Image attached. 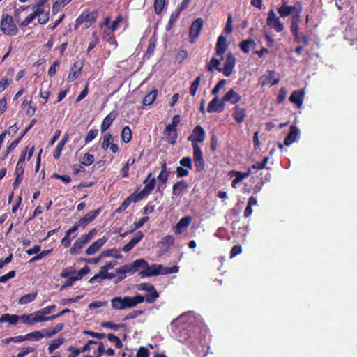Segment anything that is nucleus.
I'll return each instance as SVG.
<instances>
[{"instance_id": "obj_1", "label": "nucleus", "mask_w": 357, "mask_h": 357, "mask_svg": "<svg viewBox=\"0 0 357 357\" xmlns=\"http://www.w3.org/2000/svg\"><path fill=\"white\" fill-rule=\"evenodd\" d=\"M144 301V296L137 294L133 297L128 296L121 298V296H116L111 300V305L116 310H123L126 308H132L135 307L137 304L142 303Z\"/></svg>"}, {"instance_id": "obj_2", "label": "nucleus", "mask_w": 357, "mask_h": 357, "mask_svg": "<svg viewBox=\"0 0 357 357\" xmlns=\"http://www.w3.org/2000/svg\"><path fill=\"white\" fill-rule=\"evenodd\" d=\"M156 183V180L154 177L146 184L144 188L140 191L136 190L130 196H128L122 203V208L126 209L132 202L137 203L139 201L148 197L150 193L154 190Z\"/></svg>"}, {"instance_id": "obj_3", "label": "nucleus", "mask_w": 357, "mask_h": 357, "mask_svg": "<svg viewBox=\"0 0 357 357\" xmlns=\"http://www.w3.org/2000/svg\"><path fill=\"white\" fill-rule=\"evenodd\" d=\"M0 29L3 34L13 36L18 33V29L14 22L13 17L9 14L3 13L1 16Z\"/></svg>"}, {"instance_id": "obj_4", "label": "nucleus", "mask_w": 357, "mask_h": 357, "mask_svg": "<svg viewBox=\"0 0 357 357\" xmlns=\"http://www.w3.org/2000/svg\"><path fill=\"white\" fill-rule=\"evenodd\" d=\"M97 234V229L96 228L92 229L88 234L82 235L78 238L73 243V246L70 249V253L71 255H77L79 252V250L88 243Z\"/></svg>"}, {"instance_id": "obj_5", "label": "nucleus", "mask_w": 357, "mask_h": 357, "mask_svg": "<svg viewBox=\"0 0 357 357\" xmlns=\"http://www.w3.org/2000/svg\"><path fill=\"white\" fill-rule=\"evenodd\" d=\"M98 12L96 10H84L75 20V27L85 24L86 28L90 27L96 20Z\"/></svg>"}, {"instance_id": "obj_6", "label": "nucleus", "mask_w": 357, "mask_h": 357, "mask_svg": "<svg viewBox=\"0 0 357 357\" xmlns=\"http://www.w3.org/2000/svg\"><path fill=\"white\" fill-rule=\"evenodd\" d=\"M206 132L202 126L197 125L192 130V134L188 137V140L192 142V149L200 147L199 143L204 141Z\"/></svg>"}, {"instance_id": "obj_7", "label": "nucleus", "mask_w": 357, "mask_h": 357, "mask_svg": "<svg viewBox=\"0 0 357 357\" xmlns=\"http://www.w3.org/2000/svg\"><path fill=\"white\" fill-rule=\"evenodd\" d=\"M266 24L278 33L282 32L284 29V24L282 23L280 18L276 16L273 10H270L268 13Z\"/></svg>"}, {"instance_id": "obj_8", "label": "nucleus", "mask_w": 357, "mask_h": 357, "mask_svg": "<svg viewBox=\"0 0 357 357\" xmlns=\"http://www.w3.org/2000/svg\"><path fill=\"white\" fill-rule=\"evenodd\" d=\"M203 26L204 20L202 17L197 18L191 24L189 32L190 42L191 43H193L195 40L199 37Z\"/></svg>"}, {"instance_id": "obj_9", "label": "nucleus", "mask_w": 357, "mask_h": 357, "mask_svg": "<svg viewBox=\"0 0 357 357\" xmlns=\"http://www.w3.org/2000/svg\"><path fill=\"white\" fill-rule=\"evenodd\" d=\"M193 149V162L197 172H202L205 169V160L201 147Z\"/></svg>"}, {"instance_id": "obj_10", "label": "nucleus", "mask_w": 357, "mask_h": 357, "mask_svg": "<svg viewBox=\"0 0 357 357\" xmlns=\"http://www.w3.org/2000/svg\"><path fill=\"white\" fill-rule=\"evenodd\" d=\"M163 268V265L162 264H152L149 266L147 263L146 267H144V270H141L139 271V275L142 278H148L152 276H156L161 274V271Z\"/></svg>"}, {"instance_id": "obj_11", "label": "nucleus", "mask_w": 357, "mask_h": 357, "mask_svg": "<svg viewBox=\"0 0 357 357\" xmlns=\"http://www.w3.org/2000/svg\"><path fill=\"white\" fill-rule=\"evenodd\" d=\"M236 65V58L231 52H229L226 56V60L222 68V73L225 77H229L234 70Z\"/></svg>"}, {"instance_id": "obj_12", "label": "nucleus", "mask_w": 357, "mask_h": 357, "mask_svg": "<svg viewBox=\"0 0 357 357\" xmlns=\"http://www.w3.org/2000/svg\"><path fill=\"white\" fill-rule=\"evenodd\" d=\"M100 213V209L91 211L86 213L83 218H80L79 220L77 221L75 224L79 229V227L84 229L88 224L91 222Z\"/></svg>"}, {"instance_id": "obj_13", "label": "nucleus", "mask_w": 357, "mask_h": 357, "mask_svg": "<svg viewBox=\"0 0 357 357\" xmlns=\"http://www.w3.org/2000/svg\"><path fill=\"white\" fill-rule=\"evenodd\" d=\"M241 100V96L234 89H230L222 97L221 107H225L227 102L236 105Z\"/></svg>"}, {"instance_id": "obj_14", "label": "nucleus", "mask_w": 357, "mask_h": 357, "mask_svg": "<svg viewBox=\"0 0 357 357\" xmlns=\"http://www.w3.org/2000/svg\"><path fill=\"white\" fill-rule=\"evenodd\" d=\"M275 72L274 70H268L266 74H264L260 77V82L261 86L270 85L273 86L278 84L280 79L275 77Z\"/></svg>"}, {"instance_id": "obj_15", "label": "nucleus", "mask_w": 357, "mask_h": 357, "mask_svg": "<svg viewBox=\"0 0 357 357\" xmlns=\"http://www.w3.org/2000/svg\"><path fill=\"white\" fill-rule=\"evenodd\" d=\"M130 271V275H133L141 270H144V267L147 266V261L144 259H137L132 264H127Z\"/></svg>"}, {"instance_id": "obj_16", "label": "nucleus", "mask_w": 357, "mask_h": 357, "mask_svg": "<svg viewBox=\"0 0 357 357\" xmlns=\"http://www.w3.org/2000/svg\"><path fill=\"white\" fill-rule=\"evenodd\" d=\"M130 271V275H133L141 270H144V267L147 266V261L144 259H137L132 264H127Z\"/></svg>"}, {"instance_id": "obj_17", "label": "nucleus", "mask_w": 357, "mask_h": 357, "mask_svg": "<svg viewBox=\"0 0 357 357\" xmlns=\"http://www.w3.org/2000/svg\"><path fill=\"white\" fill-rule=\"evenodd\" d=\"M144 237V234L141 231H138L132 239L122 248V251L125 252H130L133 248L139 243Z\"/></svg>"}, {"instance_id": "obj_18", "label": "nucleus", "mask_w": 357, "mask_h": 357, "mask_svg": "<svg viewBox=\"0 0 357 357\" xmlns=\"http://www.w3.org/2000/svg\"><path fill=\"white\" fill-rule=\"evenodd\" d=\"M144 237V234L141 231H138L132 239L122 248V251L125 252H130L133 248L139 243Z\"/></svg>"}, {"instance_id": "obj_19", "label": "nucleus", "mask_w": 357, "mask_h": 357, "mask_svg": "<svg viewBox=\"0 0 357 357\" xmlns=\"http://www.w3.org/2000/svg\"><path fill=\"white\" fill-rule=\"evenodd\" d=\"M107 239L106 237H102L95 241L86 250V254L91 255L98 252L107 242Z\"/></svg>"}, {"instance_id": "obj_20", "label": "nucleus", "mask_w": 357, "mask_h": 357, "mask_svg": "<svg viewBox=\"0 0 357 357\" xmlns=\"http://www.w3.org/2000/svg\"><path fill=\"white\" fill-rule=\"evenodd\" d=\"M227 47L228 44L227 43L226 38L222 35L220 36L215 45L216 55L222 57L227 51Z\"/></svg>"}, {"instance_id": "obj_21", "label": "nucleus", "mask_w": 357, "mask_h": 357, "mask_svg": "<svg viewBox=\"0 0 357 357\" xmlns=\"http://www.w3.org/2000/svg\"><path fill=\"white\" fill-rule=\"evenodd\" d=\"M188 186L189 185L185 181H177L172 186V195L177 197L181 196L188 188Z\"/></svg>"}, {"instance_id": "obj_22", "label": "nucleus", "mask_w": 357, "mask_h": 357, "mask_svg": "<svg viewBox=\"0 0 357 357\" xmlns=\"http://www.w3.org/2000/svg\"><path fill=\"white\" fill-rule=\"evenodd\" d=\"M117 112L113 110L104 118L100 126L102 132H105L111 126L112 122L117 117Z\"/></svg>"}, {"instance_id": "obj_23", "label": "nucleus", "mask_w": 357, "mask_h": 357, "mask_svg": "<svg viewBox=\"0 0 357 357\" xmlns=\"http://www.w3.org/2000/svg\"><path fill=\"white\" fill-rule=\"evenodd\" d=\"M246 109L241 107L239 105H236L233 108L232 117L238 123H241L244 121L246 117Z\"/></svg>"}, {"instance_id": "obj_24", "label": "nucleus", "mask_w": 357, "mask_h": 357, "mask_svg": "<svg viewBox=\"0 0 357 357\" xmlns=\"http://www.w3.org/2000/svg\"><path fill=\"white\" fill-rule=\"evenodd\" d=\"M192 217L187 215L181 218L174 227V231L176 234L182 233L183 228H187L191 223Z\"/></svg>"}, {"instance_id": "obj_25", "label": "nucleus", "mask_w": 357, "mask_h": 357, "mask_svg": "<svg viewBox=\"0 0 357 357\" xmlns=\"http://www.w3.org/2000/svg\"><path fill=\"white\" fill-rule=\"evenodd\" d=\"M304 100L303 90H295L292 92L289 97V101L296 105L299 108L303 105Z\"/></svg>"}, {"instance_id": "obj_26", "label": "nucleus", "mask_w": 357, "mask_h": 357, "mask_svg": "<svg viewBox=\"0 0 357 357\" xmlns=\"http://www.w3.org/2000/svg\"><path fill=\"white\" fill-rule=\"evenodd\" d=\"M222 100H219L218 97L213 98L208 106L207 110L209 113L221 112L225 107H221Z\"/></svg>"}, {"instance_id": "obj_27", "label": "nucleus", "mask_w": 357, "mask_h": 357, "mask_svg": "<svg viewBox=\"0 0 357 357\" xmlns=\"http://www.w3.org/2000/svg\"><path fill=\"white\" fill-rule=\"evenodd\" d=\"M298 134L299 130L298 129V128L294 125H291L290 126V131L284 139V144L286 146H289L294 142H295V140L298 136Z\"/></svg>"}, {"instance_id": "obj_28", "label": "nucleus", "mask_w": 357, "mask_h": 357, "mask_svg": "<svg viewBox=\"0 0 357 357\" xmlns=\"http://www.w3.org/2000/svg\"><path fill=\"white\" fill-rule=\"evenodd\" d=\"M221 60L215 57H212L206 65L208 71L213 73L215 70L222 73V68L220 67Z\"/></svg>"}, {"instance_id": "obj_29", "label": "nucleus", "mask_w": 357, "mask_h": 357, "mask_svg": "<svg viewBox=\"0 0 357 357\" xmlns=\"http://www.w3.org/2000/svg\"><path fill=\"white\" fill-rule=\"evenodd\" d=\"M161 171L158 174L157 179L162 184H165L168 180L169 175L170 174V171L167 167V165L165 162H163L161 164Z\"/></svg>"}, {"instance_id": "obj_30", "label": "nucleus", "mask_w": 357, "mask_h": 357, "mask_svg": "<svg viewBox=\"0 0 357 357\" xmlns=\"http://www.w3.org/2000/svg\"><path fill=\"white\" fill-rule=\"evenodd\" d=\"M78 62L75 61L71 66L70 73L68 75V81L72 82L76 79L81 74L83 65L77 66Z\"/></svg>"}, {"instance_id": "obj_31", "label": "nucleus", "mask_w": 357, "mask_h": 357, "mask_svg": "<svg viewBox=\"0 0 357 357\" xmlns=\"http://www.w3.org/2000/svg\"><path fill=\"white\" fill-rule=\"evenodd\" d=\"M20 320V316L17 314H3L0 317V323L8 322L10 325H16Z\"/></svg>"}, {"instance_id": "obj_32", "label": "nucleus", "mask_w": 357, "mask_h": 357, "mask_svg": "<svg viewBox=\"0 0 357 357\" xmlns=\"http://www.w3.org/2000/svg\"><path fill=\"white\" fill-rule=\"evenodd\" d=\"M278 13L281 17H286L291 14L294 10L293 6H287V3H284L277 9Z\"/></svg>"}, {"instance_id": "obj_33", "label": "nucleus", "mask_w": 357, "mask_h": 357, "mask_svg": "<svg viewBox=\"0 0 357 357\" xmlns=\"http://www.w3.org/2000/svg\"><path fill=\"white\" fill-rule=\"evenodd\" d=\"M36 323L43 322L46 321L52 320L51 316L47 317L44 313L43 309L36 311L32 313Z\"/></svg>"}, {"instance_id": "obj_34", "label": "nucleus", "mask_w": 357, "mask_h": 357, "mask_svg": "<svg viewBox=\"0 0 357 357\" xmlns=\"http://www.w3.org/2000/svg\"><path fill=\"white\" fill-rule=\"evenodd\" d=\"M158 91L156 89L152 90L150 93L146 94L142 100V103L144 105H151L156 99Z\"/></svg>"}, {"instance_id": "obj_35", "label": "nucleus", "mask_w": 357, "mask_h": 357, "mask_svg": "<svg viewBox=\"0 0 357 357\" xmlns=\"http://www.w3.org/2000/svg\"><path fill=\"white\" fill-rule=\"evenodd\" d=\"M37 295H38V293L36 291L33 292V293L26 294L20 298L18 303L20 305L28 304V303L33 301L36 298Z\"/></svg>"}, {"instance_id": "obj_36", "label": "nucleus", "mask_w": 357, "mask_h": 357, "mask_svg": "<svg viewBox=\"0 0 357 357\" xmlns=\"http://www.w3.org/2000/svg\"><path fill=\"white\" fill-rule=\"evenodd\" d=\"M165 132L167 137V141L171 144H175L176 142V139L178 137L176 128H174L173 130H168L167 127H165Z\"/></svg>"}, {"instance_id": "obj_37", "label": "nucleus", "mask_w": 357, "mask_h": 357, "mask_svg": "<svg viewBox=\"0 0 357 357\" xmlns=\"http://www.w3.org/2000/svg\"><path fill=\"white\" fill-rule=\"evenodd\" d=\"M132 131L129 126H125L121 130V139L125 143H128L132 139Z\"/></svg>"}, {"instance_id": "obj_38", "label": "nucleus", "mask_w": 357, "mask_h": 357, "mask_svg": "<svg viewBox=\"0 0 357 357\" xmlns=\"http://www.w3.org/2000/svg\"><path fill=\"white\" fill-rule=\"evenodd\" d=\"M255 45H256V43H255V40L252 38H249V39L241 41L239 43V47H240L241 50L244 53L248 54L250 52V45L255 46Z\"/></svg>"}, {"instance_id": "obj_39", "label": "nucleus", "mask_w": 357, "mask_h": 357, "mask_svg": "<svg viewBox=\"0 0 357 357\" xmlns=\"http://www.w3.org/2000/svg\"><path fill=\"white\" fill-rule=\"evenodd\" d=\"M144 297L146 303L151 304L153 303L159 297V294L157 291L156 289L154 287L153 290L149 291L147 293V294Z\"/></svg>"}, {"instance_id": "obj_40", "label": "nucleus", "mask_w": 357, "mask_h": 357, "mask_svg": "<svg viewBox=\"0 0 357 357\" xmlns=\"http://www.w3.org/2000/svg\"><path fill=\"white\" fill-rule=\"evenodd\" d=\"M47 0H38L36 5H34L32 8L33 13H37V15L43 13L45 12V6L47 3Z\"/></svg>"}, {"instance_id": "obj_41", "label": "nucleus", "mask_w": 357, "mask_h": 357, "mask_svg": "<svg viewBox=\"0 0 357 357\" xmlns=\"http://www.w3.org/2000/svg\"><path fill=\"white\" fill-rule=\"evenodd\" d=\"M45 337L44 333L40 331H35L25 335L26 340L38 341Z\"/></svg>"}, {"instance_id": "obj_42", "label": "nucleus", "mask_w": 357, "mask_h": 357, "mask_svg": "<svg viewBox=\"0 0 357 357\" xmlns=\"http://www.w3.org/2000/svg\"><path fill=\"white\" fill-rule=\"evenodd\" d=\"M64 338L63 337H59L57 339L54 340L51 344H50L48 347V352L49 354H52L61 345H62L64 343Z\"/></svg>"}, {"instance_id": "obj_43", "label": "nucleus", "mask_w": 357, "mask_h": 357, "mask_svg": "<svg viewBox=\"0 0 357 357\" xmlns=\"http://www.w3.org/2000/svg\"><path fill=\"white\" fill-rule=\"evenodd\" d=\"M114 140L111 133L106 132L102 137V142L101 143V147L103 150H107L112 142Z\"/></svg>"}, {"instance_id": "obj_44", "label": "nucleus", "mask_w": 357, "mask_h": 357, "mask_svg": "<svg viewBox=\"0 0 357 357\" xmlns=\"http://www.w3.org/2000/svg\"><path fill=\"white\" fill-rule=\"evenodd\" d=\"M52 249L43 250L40 253H37V255H35L34 257H31L28 261V263L33 264L37 261H39V260L42 259L43 257L49 255L52 252Z\"/></svg>"}, {"instance_id": "obj_45", "label": "nucleus", "mask_w": 357, "mask_h": 357, "mask_svg": "<svg viewBox=\"0 0 357 357\" xmlns=\"http://www.w3.org/2000/svg\"><path fill=\"white\" fill-rule=\"evenodd\" d=\"M126 273L130 274V271L127 264L116 269V275H118V280L119 281L126 278Z\"/></svg>"}, {"instance_id": "obj_46", "label": "nucleus", "mask_w": 357, "mask_h": 357, "mask_svg": "<svg viewBox=\"0 0 357 357\" xmlns=\"http://www.w3.org/2000/svg\"><path fill=\"white\" fill-rule=\"evenodd\" d=\"M100 257H113L116 259L121 258V255L119 254V250L116 248L109 249L105 251H103L100 253Z\"/></svg>"}, {"instance_id": "obj_47", "label": "nucleus", "mask_w": 357, "mask_h": 357, "mask_svg": "<svg viewBox=\"0 0 357 357\" xmlns=\"http://www.w3.org/2000/svg\"><path fill=\"white\" fill-rule=\"evenodd\" d=\"M181 12V11H180L178 9L176 10H175L174 12H172V13L170 15L169 22H168V23L167 24V26H166V29L167 31H169L172 28L174 23L178 18Z\"/></svg>"}, {"instance_id": "obj_48", "label": "nucleus", "mask_w": 357, "mask_h": 357, "mask_svg": "<svg viewBox=\"0 0 357 357\" xmlns=\"http://www.w3.org/2000/svg\"><path fill=\"white\" fill-rule=\"evenodd\" d=\"M107 337L109 342L114 343L116 348L121 349L123 347V344L121 340L119 337L116 336L114 334L109 333L107 334Z\"/></svg>"}, {"instance_id": "obj_49", "label": "nucleus", "mask_w": 357, "mask_h": 357, "mask_svg": "<svg viewBox=\"0 0 357 357\" xmlns=\"http://www.w3.org/2000/svg\"><path fill=\"white\" fill-rule=\"evenodd\" d=\"M166 5L165 0H154V10L157 15H160Z\"/></svg>"}, {"instance_id": "obj_50", "label": "nucleus", "mask_w": 357, "mask_h": 357, "mask_svg": "<svg viewBox=\"0 0 357 357\" xmlns=\"http://www.w3.org/2000/svg\"><path fill=\"white\" fill-rule=\"evenodd\" d=\"M201 79L202 75H199L197 77L195 78V79L192 83L190 88V93L192 96H195V94L197 93V91L200 84Z\"/></svg>"}, {"instance_id": "obj_51", "label": "nucleus", "mask_w": 357, "mask_h": 357, "mask_svg": "<svg viewBox=\"0 0 357 357\" xmlns=\"http://www.w3.org/2000/svg\"><path fill=\"white\" fill-rule=\"evenodd\" d=\"M76 273V269L73 266H69L64 268L60 273L61 278H69Z\"/></svg>"}, {"instance_id": "obj_52", "label": "nucleus", "mask_w": 357, "mask_h": 357, "mask_svg": "<svg viewBox=\"0 0 357 357\" xmlns=\"http://www.w3.org/2000/svg\"><path fill=\"white\" fill-rule=\"evenodd\" d=\"M20 320L23 324L27 325H33L36 324L35 319L33 318V314H24L20 315Z\"/></svg>"}, {"instance_id": "obj_53", "label": "nucleus", "mask_w": 357, "mask_h": 357, "mask_svg": "<svg viewBox=\"0 0 357 357\" xmlns=\"http://www.w3.org/2000/svg\"><path fill=\"white\" fill-rule=\"evenodd\" d=\"M100 39L97 34V32L94 31L92 33V40L89 44L87 48V53H89L93 49H94L96 45L99 43Z\"/></svg>"}, {"instance_id": "obj_54", "label": "nucleus", "mask_w": 357, "mask_h": 357, "mask_svg": "<svg viewBox=\"0 0 357 357\" xmlns=\"http://www.w3.org/2000/svg\"><path fill=\"white\" fill-rule=\"evenodd\" d=\"M100 325L103 328H109V329H112V330H115V331L119 330L121 327H123L126 326L125 324H114L111 321H103L101 323Z\"/></svg>"}, {"instance_id": "obj_55", "label": "nucleus", "mask_w": 357, "mask_h": 357, "mask_svg": "<svg viewBox=\"0 0 357 357\" xmlns=\"http://www.w3.org/2000/svg\"><path fill=\"white\" fill-rule=\"evenodd\" d=\"M105 279V271L102 268L98 273L93 276L89 281L90 283L100 282L102 280Z\"/></svg>"}, {"instance_id": "obj_56", "label": "nucleus", "mask_w": 357, "mask_h": 357, "mask_svg": "<svg viewBox=\"0 0 357 357\" xmlns=\"http://www.w3.org/2000/svg\"><path fill=\"white\" fill-rule=\"evenodd\" d=\"M299 24L291 23V31L296 43H300V35L298 33Z\"/></svg>"}, {"instance_id": "obj_57", "label": "nucleus", "mask_w": 357, "mask_h": 357, "mask_svg": "<svg viewBox=\"0 0 357 357\" xmlns=\"http://www.w3.org/2000/svg\"><path fill=\"white\" fill-rule=\"evenodd\" d=\"M181 167L192 169V160L190 157H183L179 160Z\"/></svg>"}, {"instance_id": "obj_58", "label": "nucleus", "mask_w": 357, "mask_h": 357, "mask_svg": "<svg viewBox=\"0 0 357 357\" xmlns=\"http://www.w3.org/2000/svg\"><path fill=\"white\" fill-rule=\"evenodd\" d=\"M94 162V156L91 153H85L81 160V164L85 166H89Z\"/></svg>"}, {"instance_id": "obj_59", "label": "nucleus", "mask_w": 357, "mask_h": 357, "mask_svg": "<svg viewBox=\"0 0 357 357\" xmlns=\"http://www.w3.org/2000/svg\"><path fill=\"white\" fill-rule=\"evenodd\" d=\"M224 31L227 34H229L233 31V19L231 13L227 16V20Z\"/></svg>"}, {"instance_id": "obj_60", "label": "nucleus", "mask_w": 357, "mask_h": 357, "mask_svg": "<svg viewBox=\"0 0 357 357\" xmlns=\"http://www.w3.org/2000/svg\"><path fill=\"white\" fill-rule=\"evenodd\" d=\"M98 130L97 129H91L88 132L86 137L84 139L85 144H86L91 142L92 140H93L98 136Z\"/></svg>"}, {"instance_id": "obj_61", "label": "nucleus", "mask_w": 357, "mask_h": 357, "mask_svg": "<svg viewBox=\"0 0 357 357\" xmlns=\"http://www.w3.org/2000/svg\"><path fill=\"white\" fill-rule=\"evenodd\" d=\"M83 333L86 334V335H89V336H91L92 337L97 338L98 340H102L106 337V334L104 333H98V332H94V331H92L90 330H84L83 331Z\"/></svg>"}, {"instance_id": "obj_62", "label": "nucleus", "mask_w": 357, "mask_h": 357, "mask_svg": "<svg viewBox=\"0 0 357 357\" xmlns=\"http://www.w3.org/2000/svg\"><path fill=\"white\" fill-rule=\"evenodd\" d=\"M36 352V349L33 347H23L17 354V357H24L25 356L28 355L30 353Z\"/></svg>"}, {"instance_id": "obj_63", "label": "nucleus", "mask_w": 357, "mask_h": 357, "mask_svg": "<svg viewBox=\"0 0 357 357\" xmlns=\"http://www.w3.org/2000/svg\"><path fill=\"white\" fill-rule=\"evenodd\" d=\"M89 83L87 82L85 84L84 89L80 92L79 96L76 98L75 102H79L83 100L89 93Z\"/></svg>"}, {"instance_id": "obj_64", "label": "nucleus", "mask_w": 357, "mask_h": 357, "mask_svg": "<svg viewBox=\"0 0 357 357\" xmlns=\"http://www.w3.org/2000/svg\"><path fill=\"white\" fill-rule=\"evenodd\" d=\"M137 288L139 291H144L148 293L149 291H152L154 289V286L146 282H143L138 284Z\"/></svg>"}]
</instances>
